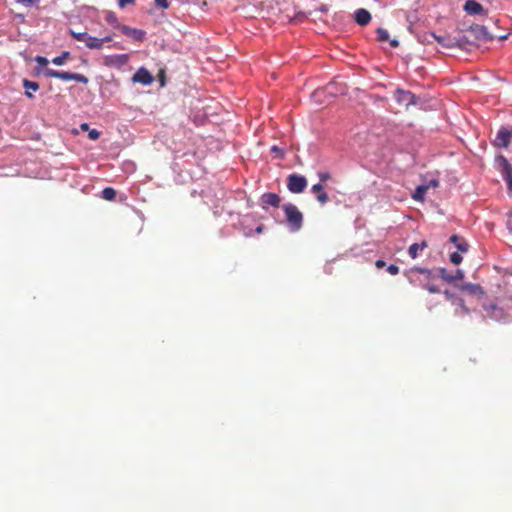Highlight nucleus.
Segmentation results:
<instances>
[{"instance_id": "1", "label": "nucleus", "mask_w": 512, "mask_h": 512, "mask_svg": "<svg viewBox=\"0 0 512 512\" xmlns=\"http://www.w3.org/2000/svg\"><path fill=\"white\" fill-rule=\"evenodd\" d=\"M283 211L285 213L286 220L289 224L290 230L292 232L299 231L301 229L302 223H303L302 213L292 203L283 205Z\"/></svg>"}, {"instance_id": "2", "label": "nucleus", "mask_w": 512, "mask_h": 512, "mask_svg": "<svg viewBox=\"0 0 512 512\" xmlns=\"http://www.w3.org/2000/svg\"><path fill=\"white\" fill-rule=\"evenodd\" d=\"M44 74L47 77L58 78L64 81L74 80L83 84H87L89 82V79L85 75L78 73L46 69Z\"/></svg>"}, {"instance_id": "3", "label": "nucleus", "mask_w": 512, "mask_h": 512, "mask_svg": "<svg viewBox=\"0 0 512 512\" xmlns=\"http://www.w3.org/2000/svg\"><path fill=\"white\" fill-rule=\"evenodd\" d=\"M483 309L488 318L496 322H505L508 318L507 312L504 308L495 303L484 304Z\"/></svg>"}, {"instance_id": "4", "label": "nucleus", "mask_w": 512, "mask_h": 512, "mask_svg": "<svg viewBox=\"0 0 512 512\" xmlns=\"http://www.w3.org/2000/svg\"><path fill=\"white\" fill-rule=\"evenodd\" d=\"M495 162L501 172L502 177L507 182L509 191H512V166L502 155L497 156Z\"/></svg>"}, {"instance_id": "5", "label": "nucleus", "mask_w": 512, "mask_h": 512, "mask_svg": "<svg viewBox=\"0 0 512 512\" xmlns=\"http://www.w3.org/2000/svg\"><path fill=\"white\" fill-rule=\"evenodd\" d=\"M287 187L292 193H302L307 187V180L302 175L291 174L287 179Z\"/></svg>"}, {"instance_id": "6", "label": "nucleus", "mask_w": 512, "mask_h": 512, "mask_svg": "<svg viewBox=\"0 0 512 512\" xmlns=\"http://www.w3.org/2000/svg\"><path fill=\"white\" fill-rule=\"evenodd\" d=\"M468 33L471 37L480 41H491L494 36L490 34L485 26L473 25L469 28Z\"/></svg>"}, {"instance_id": "7", "label": "nucleus", "mask_w": 512, "mask_h": 512, "mask_svg": "<svg viewBox=\"0 0 512 512\" xmlns=\"http://www.w3.org/2000/svg\"><path fill=\"white\" fill-rule=\"evenodd\" d=\"M512 138V131L506 127H501L493 141L496 147L507 148Z\"/></svg>"}, {"instance_id": "8", "label": "nucleus", "mask_w": 512, "mask_h": 512, "mask_svg": "<svg viewBox=\"0 0 512 512\" xmlns=\"http://www.w3.org/2000/svg\"><path fill=\"white\" fill-rule=\"evenodd\" d=\"M394 99L400 105L408 107L415 103V95L409 91H405L402 89H397L394 92Z\"/></svg>"}, {"instance_id": "9", "label": "nucleus", "mask_w": 512, "mask_h": 512, "mask_svg": "<svg viewBox=\"0 0 512 512\" xmlns=\"http://www.w3.org/2000/svg\"><path fill=\"white\" fill-rule=\"evenodd\" d=\"M129 61V56L127 54H116L107 56L104 60V64L106 66L121 68L125 66Z\"/></svg>"}, {"instance_id": "10", "label": "nucleus", "mask_w": 512, "mask_h": 512, "mask_svg": "<svg viewBox=\"0 0 512 512\" xmlns=\"http://www.w3.org/2000/svg\"><path fill=\"white\" fill-rule=\"evenodd\" d=\"M112 39L113 38L111 35H107L103 38H97V37L87 34L84 43H85L86 47L89 49H101L105 42H110V41H112Z\"/></svg>"}, {"instance_id": "11", "label": "nucleus", "mask_w": 512, "mask_h": 512, "mask_svg": "<svg viewBox=\"0 0 512 512\" xmlns=\"http://www.w3.org/2000/svg\"><path fill=\"white\" fill-rule=\"evenodd\" d=\"M132 81L143 85H150L153 82V76L147 69L142 67L133 75Z\"/></svg>"}, {"instance_id": "12", "label": "nucleus", "mask_w": 512, "mask_h": 512, "mask_svg": "<svg viewBox=\"0 0 512 512\" xmlns=\"http://www.w3.org/2000/svg\"><path fill=\"white\" fill-rule=\"evenodd\" d=\"M120 31L124 35H126L128 37H131L135 41H139V42L143 41L144 38H145V35H146L145 31L140 30V29H136V28H131V27L127 26V25L121 26L120 27Z\"/></svg>"}, {"instance_id": "13", "label": "nucleus", "mask_w": 512, "mask_h": 512, "mask_svg": "<svg viewBox=\"0 0 512 512\" xmlns=\"http://www.w3.org/2000/svg\"><path fill=\"white\" fill-rule=\"evenodd\" d=\"M429 37L435 39L442 47L452 48L458 45V40L449 35L438 36L435 33H430Z\"/></svg>"}, {"instance_id": "14", "label": "nucleus", "mask_w": 512, "mask_h": 512, "mask_svg": "<svg viewBox=\"0 0 512 512\" xmlns=\"http://www.w3.org/2000/svg\"><path fill=\"white\" fill-rule=\"evenodd\" d=\"M439 274L440 277L448 283H454L456 280H462L464 278V272L461 269H458L456 273L453 275L451 273H448L445 268H440Z\"/></svg>"}, {"instance_id": "15", "label": "nucleus", "mask_w": 512, "mask_h": 512, "mask_svg": "<svg viewBox=\"0 0 512 512\" xmlns=\"http://www.w3.org/2000/svg\"><path fill=\"white\" fill-rule=\"evenodd\" d=\"M354 19L360 26H365L371 21V14L364 8H359L354 13Z\"/></svg>"}, {"instance_id": "16", "label": "nucleus", "mask_w": 512, "mask_h": 512, "mask_svg": "<svg viewBox=\"0 0 512 512\" xmlns=\"http://www.w3.org/2000/svg\"><path fill=\"white\" fill-rule=\"evenodd\" d=\"M464 10L470 15H478L484 11L483 6L475 0H467Z\"/></svg>"}, {"instance_id": "17", "label": "nucleus", "mask_w": 512, "mask_h": 512, "mask_svg": "<svg viewBox=\"0 0 512 512\" xmlns=\"http://www.w3.org/2000/svg\"><path fill=\"white\" fill-rule=\"evenodd\" d=\"M311 192L316 195L318 202L325 204L329 197L327 193L323 191V185L321 183L314 184L311 188Z\"/></svg>"}, {"instance_id": "18", "label": "nucleus", "mask_w": 512, "mask_h": 512, "mask_svg": "<svg viewBox=\"0 0 512 512\" xmlns=\"http://www.w3.org/2000/svg\"><path fill=\"white\" fill-rule=\"evenodd\" d=\"M450 241L455 245L458 251L462 253H466L468 251L469 245L468 243L458 235H452L450 237Z\"/></svg>"}, {"instance_id": "19", "label": "nucleus", "mask_w": 512, "mask_h": 512, "mask_svg": "<svg viewBox=\"0 0 512 512\" xmlns=\"http://www.w3.org/2000/svg\"><path fill=\"white\" fill-rule=\"evenodd\" d=\"M23 87L25 89V95L28 98H33L32 92H36L39 90V84L34 81H30L28 79L23 80Z\"/></svg>"}, {"instance_id": "20", "label": "nucleus", "mask_w": 512, "mask_h": 512, "mask_svg": "<svg viewBox=\"0 0 512 512\" xmlns=\"http://www.w3.org/2000/svg\"><path fill=\"white\" fill-rule=\"evenodd\" d=\"M459 289H461L462 291H468L471 294H477V295L484 294L482 287L478 284L465 283V284L460 285Z\"/></svg>"}, {"instance_id": "21", "label": "nucleus", "mask_w": 512, "mask_h": 512, "mask_svg": "<svg viewBox=\"0 0 512 512\" xmlns=\"http://www.w3.org/2000/svg\"><path fill=\"white\" fill-rule=\"evenodd\" d=\"M262 202L264 204L277 207L280 203V197L275 193H265L262 195Z\"/></svg>"}, {"instance_id": "22", "label": "nucleus", "mask_w": 512, "mask_h": 512, "mask_svg": "<svg viewBox=\"0 0 512 512\" xmlns=\"http://www.w3.org/2000/svg\"><path fill=\"white\" fill-rule=\"evenodd\" d=\"M427 247V243L425 241L421 243H413L409 249L408 253L411 258L415 259L418 256V252L424 250Z\"/></svg>"}, {"instance_id": "23", "label": "nucleus", "mask_w": 512, "mask_h": 512, "mask_svg": "<svg viewBox=\"0 0 512 512\" xmlns=\"http://www.w3.org/2000/svg\"><path fill=\"white\" fill-rule=\"evenodd\" d=\"M105 20L107 21V23H109L111 26H113L114 28H117L120 30V27L123 26L122 24H120L119 20H118V17L116 15L115 12L113 11H107L105 13Z\"/></svg>"}, {"instance_id": "24", "label": "nucleus", "mask_w": 512, "mask_h": 512, "mask_svg": "<svg viewBox=\"0 0 512 512\" xmlns=\"http://www.w3.org/2000/svg\"><path fill=\"white\" fill-rule=\"evenodd\" d=\"M428 190V185L422 184L419 185L415 192L413 193L412 197L416 201H422L424 199L425 193Z\"/></svg>"}, {"instance_id": "25", "label": "nucleus", "mask_w": 512, "mask_h": 512, "mask_svg": "<svg viewBox=\"0 0 512 512\" xmlns=\"http://www.w3.org/2000/svg\"><path fill=\"white\" fill-rule=\"evenodd\" d=\"M102 198L107 201H113L116 198V190L112 187H106L101 192Z\"/></svg>"}, {"instance_id": "26", "label": "nucleus", "mask_w": 512, "mask_h": 512, "mask_svg": "<svg viewBox=\"0 0 512 512\" xmlns=\"http://www.w3.org/2000/svg\"><path fill=\"white\" fill-rule=\"evenodd\" d=\"M70 57V52L64 51L60 56H57L52 59V63L55 65H63L67 59Z\"/></svg>"}, {"instance_id": "27", "label": "nucleus", "mask_w": 512, "mask_h": 512, "mask_svg": "<svg viewBox=\"0 0 512 512\" xmlns=\"http://www.w3.org/2000/svg\"><path fill=\"white\" fill-rule=\"evenodd\" d=\"M377 35H378V40L379 41H387L389 39V33L387 30L383 29V28H378L377 29Z\"/></svg>"}, {"instance_id": "28", "label": "nucleus", "mask_w": 512, "mask_h": 512, "mask_svg": "<svg viewBox=\"0 0 512 512\" xmlns=\"http://www.w3.org/2000/svg\"><path fill=\"white\" fill-rule=\"evenodd\" d=\"M271 153H273L279 159H283L285 155L284 150L275 145L271 147Z\"/></svg>"}, {"instance_id": "29", "label": "nucleus", "mask_w": 512, "mask_h": 512, "mask_svg": "<svg viewBox=\"0 0 512 512\" xmlns=\"http://www.w3.org/2000/svg\"><path fill=\"white\" fill-rule=\"evenodd\" d=\"M88 33L86 32H74V31H71V35L72 37L77 40V41H80V42H83L85 41L86 39V36H87Z\"/></svg>"}, {"instance_id": "30", "label": "nucleus", "mask_w": 512, "mask_h": 512, "mask_svg": "<svg viewBox=\"0 0 512 512\" xmlns=\"http://www.w3.org/2000/svg\"><path fill=\"white\" fill-rule=\"evenodd\" d=\"M412 272H418L420 274H423L425 275L426 278H430L431 275H432V272L431 270L427 269V268H421V267H414L413 269H411Z\"/></svg>"}, {"instance_id": "31", "label": "nucleus", "mask_w": 512, "mask_h": 512, "mask_svg": "<svg viewBox=\"0 0 512 512\" xmlns=\"http://www.w3.org/2000/svg\"><path fill=\"white\" fill-rule=\"evenodd\" d=\"M450 261L454 265H458L462 262V256L458 252H453L450 255Z\"/></svg>"}, {"instance_id": "32", "label": "nucleus", "mask_w": 512, "mask_h": 512, "mask_svg": "<svg viewBox=\"0 0 512 512\" xmlns=\"http://www.w3.org/2000/svg\"><path fill=\"white\" fill-rule=\"evenodd\" d=\"M469 313H470V310L466 306H463V308H457L455 310V315H457V316H463V315H466Z\"/></svg>"}, {"instance_id": "33", "label": "nucleus", "mask_w": 512, "mask_h": 512, "mask_svg": "<svg viewBox=\"0 0 512 512\" xmlns=\"http://www.w3.org/2000/svg\"><path fill=\"white\" fill-rule=\"evenodd\" d=\"M88 136L91 140H97L100 137V132L96 129L89 130Z\"/></svg>"}, {"instance_id": "34", "label": "nucleus", "mask_w": 512, "mask_h": 512, "mask_svg": "<svg viewBox=\"0 0 512 512\" xmlns=\"http://www.w3.org/2000/svg\"><path fill=\"white\" fill-rule=\"evenodd\" d=\"M387 271L391 274V275H396L399 273V267L397 265H394V264H390L388 267H387Z\"/></svg>"}, {"instance_id": "35", "label": "nucleus", "mask_w": 512, "mask_h": 512, "mask_svg": "<svg viewBox=\"0 0 512 512\" xmlns=\"http://www.w3.org/2000/svg\"><path fill=\"white\" fill-rule=\"evenodd\" d=\"M135 0H118V6L124 8L127 5H134Z\"/></svg>"}, {"instance_id": "36", "label": "nucleus", "mask_w": 512, "mask_h": 512, "mask_svg": "<svg viewBox=\"0 0 512 512\" xmlns=\"http://www.w3.org/2000/svg\"><path fill=\"white\" fill-rule=\"evenodd\" d=\"M155 3L158 7L162 9H167L169 7L168 0H155Z\"/></svg>"}, {"instance_id": "37", "label": "nucleus", "mask_w": 512, "mask_h": 512, "mask_svg": "<svg viewBox=\"0 0 512 512\" xmlns=\"http://www.w3.org/2000/svg\"><path fill=\"white\" fill-rule=\"evenodd\" d=\"M35 61H36L40 66H46V65L48 64V60H47V58H45V57H43V56H36Z\"/></svg>"}, {"instance_id": "38", "label": "nucleus", "mask_w": 512, "mask_h": 512, "mask_svg": "<svg viewBox=\"0 0 512 512\" xmlns=\"http://www.w3.org/2000/svg\"><path fill=\"white\" fill-rule=\"evenodd\" d=\"M318 177L320 182H326L330 178V174L328 172H319Z\"/></svg>"}, {"instance_id": "39", "label": "nucleus", "mask_w": 512, "mask_h": 512, "mask_svg": "<svg viewBox=\"0 0 512 512\" xmlns=\"http://www.w3.org/2000/svg\"><path fill=\"white\" fill-rule=\"evenodd\" d=\"M425 289H427L430 293H438L439 289L434 285H425L423 286Z\"/></svg>"}, {"instance_id": "40", "label": "nucleus", "mask_w": 512, "mask_h": 512, "mask_svg": "<svg viewBox=\"0 0 512 512\" xmlns=\"http://www.w3.org/2000/svg\"><path fill=\"white\" fill-rule=\"evenodd\" d=\"M444 295H445L446 299H448V300H452V301H453V303L455 302V299H456V298H455V297H454V295H453L452 293H450L448 290H446V291L444 292Z\"/></svg>"}, {"instance_id": "41", "label": "nucleus", "mask_w": 512, "mask_h": 512, "mask_svg": "<svg viewBox=\"0 0 512 512\" xmlns=\"http://www.w3.org/2000/svg\"><path fill=\"white\" fill-rule=\"evenodd\" d=\"M454 303L457 304L459 308H463V306H465L464 300L461 298H456Z\"/></svg>"}, {"instance_id": "42", "label": "nucleus", "mask_w": 512, "mask_h": 512, "mask_svg": "<svg viewBox=\"0 0 512 512\" xmlns=\"http://www.w3.org/2000/svg\"><path fill=\"white\" fill-rule=\"evenodd\" d=\"M454 303L457 304L459 308H463V306H465L464 300L461 298H456Z\"/></svg>"}, {"instance_id": "43", "label": "nucleus", "mask_w": 512, "mask_h": 512, "mask_svg": "<svg viewBox=\"0 0 512 512\" xmlns=\"http://www.w3.org/2000/svg\"><path fill=\"white\" fill-rule=\"evenodd\" d=\"M427 185H428V188H429L430 186H432V187H437V186H438V181H437V180H435V179H432V180H430V181H429V183H428Z\"/></svg>"}, {"instance_id": "44", "label": "nucleus", "mask_w": 512, "mask_h": 512, "mask_svg": "<svg viewBox=\"0 0 512 512\" xmlns=\"http://www.w3.org/2000/svg\"><path fill=\"white\" fill-rule=\"evenodd\" d=\"M507 225H508L509 229L512 231V214L509 215V217H508Z\"/></svg>"}, {"instance_id": "45", "label": "nucleus", "mask_w": 512, "mask_h": 512, "mask_svg": "<svg viewBox=\"0 0 512 512\" xmlns=\"http://www.w3.org/2000/svg\"><path fill=\"white\" fill-rule=\"evenodd\" d=\"M385 265V262L383 260H377L376 261V267L381 268Z\"/></svg>"}, {"instance_id": "46", "label": "nucleus", "mask_w": 512, "mask_h": 512, "mask_svg": "<svg viewBox=\"0 0 512 512\" xmlns=\"http://www.w3.org/2000/svg\"><path fill=\"white\" fill-rule=\"evenodd\" d=\"M17 1L20 2V3L33 4V3L37 2L38 0H17Z\"/></svg>"}, {"instance_id": "47", "label": "nucleus", "mask_w": 512, "mask_h": 512, "mask_svg": "<svg viewBox=\"0 0 512 512\" xmlns=\"http://www.w3.org/2000/svg\"><path fill=\"white\" fill-rule=\"evenodd\" d=\"M390 45H391L392 47H397V46L399 45V42H398V40L393 39V40H391V41H390Z\"/></svg>"}, {"instance_id": "48", "label": "nucleus", "mask_w": 512, "mask_h": 512, "mask_svg": "<svg viewBox=\"0 0 512 512\" xmlns=\"http://www.w3.org/2000/svg\"><path fill=\"white\" fill-rule=\"evenodd\" d=\"M326 91H327L329 94H332V93H333V84H329V85L326 87Z\"/></svg>"}, {"instance_id": "49", "label": "nucleus", "mask_w": 512, "mask_h": 512, "mask_svg": "<svg viewBox=\"0 0 512 512\" xmlns=\"http://www.w3.org/2000/svg\"><path fill=\"white\" fill-rule=\"evenodd\" d=\"M81 129L85 130V131L89 130V125L87 123H84V124L81 125Z\"/></svg>"}, {"instance_id": "50", "label": "nucleus", "mask_w": 512, "mask_h": 512, "mask_svg": "<svg viewBox=\"0 0 512 512\" xmlns=\"http://www.w3.org/2000/svg\"><path fill=\"white\" fill-rule=\"evenodd\" d=\"M506 38H507V35H503V36H500V37H499V40H500V41H503V40H505Z\"/></svg>"}, {"instance_id": "51", "label": "nucleus", "mask_w": 512, "mask_h": 512, "mask_svg": "<svg viewBox=\"0 0 512 512\" xmlns=\"http://www.w3.org/2000/svg\"><path fill=\"white\" fill-rule=\"evenodd\" d=\"M257 232H258V233L262 232V227H258V228H257Z\"/></svg>"}]
</instances>
